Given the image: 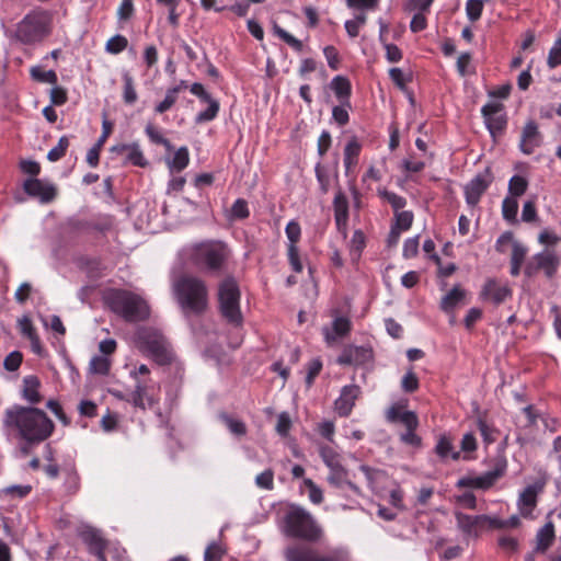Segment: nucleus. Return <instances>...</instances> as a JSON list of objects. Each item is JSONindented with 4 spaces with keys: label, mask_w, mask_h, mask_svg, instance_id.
Here are the masks:
<instances>
[{
    "label": "nucleus",
    "mask_w": 561,
    "mask_h": 561,
    "mask_svg": "<svg viewBox=\"0 0 561 561\" xmlns=\"http://www.w3.org/2000/svg\"><path fill=\"white\" fill-rule=\"evenodd\" d=\"M547 62L551 69L561 66V37L551 47Z\"/></svg>",
    "instance_id": "052dcab7"
},
{
    "label": "nucleus",
    "mask_w": 561,
    "mask_h": 561,
    "mask_svg": "<svg viewBox=\"0 0 561 561\" xmlns=\"http://www.w3.org/2000/svg\"><path fill=\"white\" fill-rule=\"evenodd\" d=\"M111 360L106 356L95 355L91 358L89 370L95 375L105 376L110 373Z\"/></svg>",
    "instance_id": "4c0bfd02"
},
{
    "label": "nucleus",
    "mask_w": 561,
    "mask_h": 561,
    "mask_svg": "<svg viewBox=\"0 0 561 561\" xmlns=\"http://www.w3.org/2000/svg\"><path fill=\"white\" fill-rule=\"evenodd\" d=\"M477 426L485 445L493 444L496 440L499 431L490 425L484 419L478 417Z\"/></svg>",
    "instance_id": "58836bf2"
},
{
    "label": "nucleus",
    "mask_w": 561,
    "mask_h": 561,
    "mask_svg": "<svg viewBox=\"0 0 561 561\" xmlns=\"http://www.w3.org/2000/svg\"><path fill=\"white\" fill-rule=\"evenodd\" d=\"M111 152L121 157L125 165L133 164L145 168L149 164L137 142L115 145L111 148Z\"/></svg>",
    "instance_id": "2eb2a0df"
},
{
    "label": "nucleus",
    "mask_w": 561,
    "mask_h": 561,
    "mask_svg": "<svg viewBox=\"0 0 561 561\" xmlns=\"http://www.w3.org/2000/svg\"><path fill=\"white\" fill-rule=\"evenodd\" d=\"M542 144V134L535 121H528L520 134L519 149L525 154H531Z\"/></svg>",
    "instance_id": "f3484780"
},
{
    "label": "nucleus",
    "mask_w": 561,
    "mask_h": 561,
    "mask_svg": "<svg viewBox=\"0 0 561 561\" xmlns=\"http://www.w3.org/2000/svg\"><path fill=\"white\" fill-rule=\"evenodd\" d=\"M528 187V181L520 175H514L508 182V196L517 198L525 194Z\"/></svg>",
    "instance_id": "a19ab883"
},
{
    "label": "nucleus",
    "mask_w": 561,
    "mask_h": 561,
    "mask_svg": "<svg viewBox=\"0 0 561 561\" xmlns=\"http://www.w3.org/2000/svg\"><path fill=\"white\" fill-rule=\"evenodd\" d=\"M511 296L512 290L510 287L493 278L486 279L480 291L481 300L496 306L503 304Z\"/></svg>",
    "instance_id": "dca6fc26"
},
{
    "label": "nucleus",
    "mask_w": 561,
    "mask_h": 561,
    "mask_svg": "<svg viewBox=\"0 0 561 561\" xmlns=\"http://www.w3.org/2000/svg\"><path fill=\"white\" fill-rule=\"evenodd\" d=\"M554 538V526L551 522L545 524L537 533V549L545 551L552 543Z\"/></svg>",
    "instance_id": "7c9ffc66"
},
{
    "label": "nucleus",
    "mask_w": 561,
    "mask_h": 561,
    "mask_svg": "<svg viewBox=\"0 0 561 561\" xmlns=\"http://www.w3.org/2000/svg\"><path fill=\"white\" fill-rule=\"evenodd\" d=\"M518 202L517 198L506 196L502 203L503 218L510 222L517 220Z\"/></svg>",
    "instance_id": "ea45409f"
},
{
    "label": "nucleus",
    "mask_w": 561,
    "mask_h": 561,
    "mask_svg": "<svg viewBox=\"0 0 561 561\" xmlns=\"http://www.w3.org/2000/svg\"><path fill=\"white\" fill-rule=\"evenodd\" d=\"M389 503L393 508L400 512L405 511V505L403 503V491L400 486H397L390 491Z\"/></svg>",
    "instance_id": "69168bd1"
},
{
    "label": "nucleus",
    "mask_w": 561,
    "mask_h": 561,
    "mask_svg": "<svg viewBox=\"0 0 561 561\" xmlns=\"http://www.w3.org/2000/svg\"><path fill=\"white\" fill-rule=\"evenodd\" d=\"M3 424L16 431L28 444L46 440L54 431V423L44 411L21 405H13L5 410Z\"/></svg>",
    "instance_id": "f257e3e1"
},
{
    "label": "nucleus",
    "mask_w": 561,
    "mask_h": 561,
    "mask_svg": "<svg viewBox=\"0 0 561 561\" xmlns=\"http://www.w3.org/2000/svg\"><path fill=\"white\" fill-rule=\"evenodd\" d=\"M208 106L205 111H202L197 114L195 122L196 123H206L213 121L218 112H219V103L215 99L210 98V100H206Z\"/></svg>",
    "instance_id": "79ce46f5"
},
{
    "label": "nucleus",
    "mask_w": 561,
    "mask_h": 561,
    "mask_svg": "<svg viewBox=\"0 0 561 561\" xmlns=\"http://www.w3.org/2000/svg\"><path fill=\"white\" fill-rule=\"evenodd\" d=\"M360 145L359 142L353 138L351 139L345 148H344V167L346 172L350 171V169L357 163V158L360 152Z\"/></svg>",
    "instance_id": "2f4dec72"
},
{
    "label": "nucleus",
    "mask_w": 561,
    "mask_h": 561,
    "mask_svg": "<svg viewBox=\"0 0 561 561\" xmlns=\"http://www.w3.org/2000/svg\"><path fill=\"white\" fill-rule=\"evenodd\" d=\"M373 359V350L368 346L347 345L336 362L340 365H364Z\"/></svg>",
    "instance_id": "a211bd4d"
},
{
    "label": "nucleus",
    "mask_w": 561,
    "mask_h": 561,
    "mask_svg": "<svg viewBox=\"0 0 561 561\" xmlns=\"http://www.w3.org/2000/svg\"><path fill=\"white\" fill-rule=\"evenodd\" d=\"M250 215L248 203L243 198H238L231 207V217L234 219H244Z\"/></svg>",
    "instance_id": "864d4df0"
},
{
    "label": "nucleus",
    "mask_w": 561,
    "mask_h": 561,
    "mask_svg": "<svg viewBox=\"0 0 561 561\" xmlns=\"http://www.w3.org/2000/svg\"><path fill=\"white\" fill-rule=\"evenodd\" d=\"M435 453L442 459L450 457L453 460H458L460 458V453L455 449L453 438L447 434L439 435Z\"/></svg>",
    "instance_id": "c85d7f7f"
},
{
    "label": "nucleus",
    "mask_w": 561,
    "mask_h": 561,
    "mask_svg": "<svg viewBox=\"0 0 561 561\" xmlns=\"http://www.w3.org/2000/svg\"><path fill=\"white\" fill-rule=\"evenodd\" d=\"M146 135L149 139L157 145H162L167 150L172 149V145L162 134L152 125L148 124L145 128Z\"/></svg>",
    "instance_id": "49530a36"
},
{
    "label": "nucleus",
    "mask_w": 561,
    "mask_h": 561,
    "mask_svg": "<svg viewBox=\"0 0 561 561\" xmlns=\"http://www.w3.org/2000/svg\"><path fill=\"white\" fill-rule=\"evenodd\" d=\"M457 528L463 534L465 540L478 538L485 526L484 515H468L462 512L455 513Z\"/></svg>",
    "instance_id": "4468645a"
},
{
    "label": "nucleus",
    "mask_w": 561,
    "mask_h": 561,
    "mask_svg": "<svg viewBox=\"0 0 561 561\" xmlns=\"http://www.w3.org/2000/svg\"><path fill=\"white\" fill-rule=\"evenodd\" d=\"M188 162H190L188 149L186 147H181L175 151L172 160H170L168 162V164H169V168L171 171L180 172L187 167Z\"/></svg>",
    "instance_id": "f704fd0d"
},
{
    "label": "nucleus",
    "mask_w": 561,
    "mask_h": 561,
    "mask_svg": "<svg viewBox=\"0 0 561 561\" xmlns=\"http://www.w3.org/2000/svg\"><path fill=\"white\" fill-rule=\"evenodd\" d=\"M285 533L287 536L311 542L318 541L322 536V529L311 514L299 506H291L286 514Z\"/></svg>",
    "instance_id": "39448f33"
},
{
    "label": "nucleus",
    "mask_w": 561,
    "mask_h": 561,
    "mask_svg": "<svg viewBox=\"0 0 561 561\" xmlns=\"http://www.w3.org/2000/svg\"><path fill=\"white\" fill-rule=\"evenodd\" d=\"M127 401L141 410L151 409L158 403V399L150 393L149 387L142 381H137Z\"/></svg>",
    "instance_id": "aec40b11"
},
{
    "label": "nucleus",
    "mask_w": 561,
    "mask_h": 561,
    "mask_svg": "<svg viewBox=\"0 0 561 561\" xmlns=\"http://www.w3.org/2000/svg\"><path fill=\"white\" fill-rule=\"evenodd\" d=\"M31 77L38 82H45L50 84H56L58 80L57 75L54 70L45 71L38 66L31 68Z\"/></svg>",
    "instance_id": "37998d69"
},
{
    "label": "nucleus",
    "mask_w": 561,
    "mask_h": 561,
    "mask_svg": "<svg viewBox=\"0 0 561 561\" xmlns=\"http://www.w3.org/2000/svg\"><path fill=\"white\" fill-rule=\"evenodd\" d=\"M137 340L141 350L149 355L165 341V337L156 330L142 329L138 332Z\"/></svg>",
    "instance_id": "393cba45"
},
{
    "label": "nucleus",
    "mask_w": 561,
    "mask_h": 561,
    "mask_svg": "<svg viewBox=\"0 0 561 561\" xmlns=\"http://www.w3.org/2000/svg\"><path fill=\"white\" fill-rule=\"evenodd\" d=\"M539 491L537 485H528L519 494L517 504L523 516H528L536 506Z\"/></svg>",
    "instance_id": "cd10ccee"
},
{
    "label": "nucleus",
    "mask_w": 561,
    "mask_h": 561,
    "mask_svg": "<svg viewBox=\"0 0 561 561\" xmlns=\"http://www.w3.org/2000/svg\"><path fill=\"white\" fill-rule=\"evenodd\" d=\"M23 190L28 196L38 199L42 204L53 202L57 195V190L54 184L36 178L25 180Z\"/></svg>",
    "instance_id": "f8f14e48"
},
{
    "label": "nucleus",
    "mask_w": 561,
    "mask_h": 561,
    "mask_svg": "<svg viewBox=\"0 0 561 561\" xmlns=\"http://www.w3.org/2000/svg\"><path fill=\"white\" fill-rule=\"evenodd\" d=\"M506 470V460L500 459L494 469L484 472L479 477H473V484L476 489L486 490L491 488L499 478H501Z\"/></svg>",
    "instance_id": "5701e85b"
},
{
    "label": "nucleus",
    "mask_w": 561,
    "mask_h": 561,
    "mask_svg": "<svg viewBox=\"0 0 561 561\" xmlns=\"http://www.w3.org/2000/svg\"><path fill=\"white\" fill-rule=\"evenodd\" d=\"M467 290L461 287V285H455L446 295H444L439 302V308L445 313H453L454 310L465 305L467 298Z\"/></svg>",
    "instance_id": "4be33fe9"
},
{
    "label": "nucleus",
    "mask_w": 561,
    "mask_h": 561,
    "mask_svg": "<svg viewBox=\"0 0 561 561\" xmlns=\"http://www.w3.org/2000/svg\"><path fill=\"white\" fill-rule=\"evenodd\" d=\"M123 100L126 104L133 105L137 101L138 95L135 89L134 79L129 72L126 71L123 73Z\"/></svg>",
    "instance_id": "c9c22d12"
},
{
    "label": "nucleus",
    "mask_w": 561,
    "mask_h": 561,
    "mask_svg": "<svg viewBox=\"0 0 561 561\" xmlns=\"http://www.w3.org/2000/svg\"><path fill=\"white\" fill-rule=\"evenodd\" d=\"M410 412L411 411L407 410V401H399L393 403L386 411V420L389 423H399L403 417H405V414Z\"/></svg>",
    "instance_id": "e433bc0d"
},
{
    "label": "nucleus",
    "mask_w": 561,
    "mask_h": 561,
    "mask_svg": "<svg viewBox=\"0 0 561 561\" xmlns=\"http://www.w3.org/2000/svg\"><path fill=\"white\" fill-rule=\"evenodd\" d=\"M330 88L342 104H346L347 107H351L350 96L352 85L346 77L335 76L330 82Z\"/></svg>",
    "instance_id": "bb28decb"
},
{
    "label": "nucleus",
    "mask_w": 561,
    "mask_h": 561,
    "mask_svg": "<svg viewBox=\"0 0 561 561\" xmlns=\"http://www.w3.org/2000/svg\"><path fill=\"white\" fill-rule=\"evenodd\" d=\"M283 553L286 561H314L317 550L304 543H294L286 547Z\"/></svg>",
    "instance_id": "b1692460"
},
{
    "label": "nucleus",
    "mask_w": 561,
    "mask_h": 561,
    "mask_svg": "<svg viewBox=\"0 0 561 561\" xmlns=\"http://www.w3.org/2000/svg\"><path fill=\"white\" fill-rule=\"evenodd\" d=\"M105 299L111 310L128 322L144 321L149 317L147 302L131 291L115 289L110 291Z\"/></svg>",
    "instance_id": "7ed1b4c3"
},
{
    "label": "nucleus",
    "mask_w": 561,
    "mask_h": 561,
    "mask_svg": "<svg viewBox=\"0 0 561 561\" xmlns=\"http://www.w3.org/2000/svg\"><path fill=\"white\" fill-rule=\"evenodd\" d=\"M351 328L352 324L348 318L342 316L335 317L331 328H322V334L325 343L329 346L333 345L339 337L346 336L350 333Z\"/></svg>",
    "instance_id": "412c9836"
},
{
    "label": "nucleus",
    "mask_w": 561,
    "mask_h": 561,
    "mask_svg": "<svg viewBox=\"0 0 561 561\" xmlns=\"http://www.w3.org/2000/svg\"><path fill=\"white\" fill-rule=\"evenodd\" d=\"M255 484L264 490H272L274 488V472L266 469L255 478Z\"/></svg>",
    "instance_id": "603ef678"
},
{
    "label": "nucleus",
    "mask_w": 561,
    "mask_h": 561,
    "mask_svg": "<svg viewBox=\"0 0 561 561\" xmlns=\"http://www.w3.org/2000/svg\"><path fill=\"white\" fill-rule=\"evenodd\" d=\"M493 182V174L490 168H485L483 172L477 174L466 186H465V198L466 203L470 207H474L480 202L481 196L488 190L490 184Z\"/></svg>",
    "instance_id": "1a4fd4ad"
},
{
    "label": "nucleus",
    "mask_w": 561,
    "mask_h": 561,
    "mask_svg": "<svg viewBox=\"0 0 561 561\" xmlns=\"http://www.w3.org/2000/svg\"><path fill=\"white\" fill-rule=\"evenodd\" d=\"M222 548L217 542H211L205 550L204 561H221Z\"/></svg>",
    "instance_id": "774afa93"
},
{
    "label": "nucleus",
    "mask_w": 561,
    "mask_h": 561,
    "mask_svg": "<svg viewBox=\"0 0 561 561\" xmlns=\"http://www.w3.org/2000/svg\"><path fill=\"white\" fill-rule=\"evenodd\" d=\"M291 427V420L287 412H283L277 416L276 432L285 437L288 435Z\"/></svg>",
    "instance_id": "0e129e2a"
},
{
    "label": "nucleus",
    "mask_w": 561,
    "mask_h": 561,
    "mask_svg": "<svg viewBox=\"0 0 561 561\" xmlns=\"http://www.w3.org/2000/svg\"><path fill=\"white\" fill-rule=\"evenodd\" d=\"M218 300L224 318L232 324H241L240 290L234 278L227 277L219 284Z\"/></svg>",
    "instance_id": "423d86ee"
},
{
    "label": "nucleus",
    "mask_w": 561,
    "mask_h": 561,
    "mask_svg": "<svg viewBox=\"0 0 561 561\" xmlns=\"http://www.w3.org/2000/svg\"><path fill=\"white\" fill-rule=\"evenodd\" d=\"M18 325H19L20 332L24 336H26L28 340L32 339L33 336L37 335L36 330L34 328L30 317L23 316L22 318H20L18 320Z\"/></svg>",
    "instance_id": "e2e57ef3"
},
{
    "label": "nucleus",
    "mask_w": 561,
    "mask_h": 561,
    "mask_svg": "<svg viewBox=\"0 0 561 561\" xmlns=\"http://www.w3.org/2000/svg\"><path fill=\"white\" fill-rule=\"evenodd\" d=\"M128 45V41L123 35H115L111 37L105 46V49L111 54H119L123 51Z\"/></svg>",
    "instance_id": "09e8293b"
},
{
    "label": "nucleus",
    "mask_w": 561,
    "mask_h": 561,
    "mask_svg": "<svg viewBox=\"0 0 561 561\" xmlns=\"http://www.w3.org/2000/svg\"><path fill=\"white\" fill-rule=\"evenodd\" d=\"M348 108L346 104L334 106L332 108V117L340 125L344 126L350 121Z\"/></svg>",
    "instance_id": "bf43d9fd"
},
{
    "label": "nucleus",
    "mask_w": 561,
    "mask_h": 561,
    "mask_svg": "<svg viewBox=\"0 0 561 561\" xmlns=\"http://www.w3.org/2000/svg\"><path fill=\"white\" fill-rule=\"evenodd\" d=\"M46 25L41 15H26L18 26L16 36L25 43L32 44L41 41L46 35Z\"/></svg>",
    "instance_id": "6e6552de"
},
{
    "label": "nucleus",
    "mask_w": 561,
    "mask_h": 561,
    "mask_svg": "<svg viewBox=\"0 0 561 561\" xmlns=\"http://www.w3.org/2000/svg\"><path fill=\"white\" fill-rule=\"evenodd\" d=\"M274 33L294 49L301 50L302 43L291 34L286 32L284 28L279 27L278 25H275Z\"/></svg>",
    "instance_id": "3c124183"
},
{
    "label": "nucleus",
    "mask_w": 561,
    "mask_h": 561,
    "mask_svg": "<svg viewBox=\"0 0 561 561\" xmlns=\"http://www.w3.org/2000/svg\"><path fill=\"white\" fill-rule=\"evenodd\" d=\"M319 454L322 461L329 468L330 473L328 476V482L336 488H341L344 484L348 485L351 490L358 493L359 489L348 481V472L341 462V455L328 445H321L319 447Z\"/></svg>",
    "instance_id": "0eeeda50"
},
{
    "label": "nucleus",
    "mask_w": 561,
    "mask_h": 561,
    "mask_svg": "<svg viewBox=\"0 0 561 561\" xmlns=\"http://www.w3.org/2000/svg\"><path fill=\"white\" fill-rule=\"evenodd\" d=\"M23 397L30 403L35 404L41 401V396L38 393L39 380L35 376H26L23 379Z\"/></svg>",
    "instance_id": "c756f323"
},
{
    "label": "nucleus",
    "mask_w": 561,
    "mask_h": 561,
    "mask_svg": "<svg viewBox=\"0 0 561 561\" xmlns=\"http://www.w3.org/2000/svg\"><path fill=\"white\" fill-rule=\"evenodd\" d=\"M314 561H350L348 554L342 549H335L330 551L328 554L316 553Z\"/></svg>",
    "instance_id": "4d7b16f0"
},
{
    "label": "nucleus",
    "mask_w": 561,
    "mask_h": 561,
    "mask_svg": "<svg viewBox=\"0 0 561 561\" xmlns=\"http://www.w3.org/2000/svg\"><path fill=\"white\" fill-rule=\"evenodd\" d=\"M78 535L88 546V550L91 554L95 556L99 561H106L105 549L107 541L103 538L99 529L83 525L78 529Z\"/></svg>",
    "instance_id": "9d476101"
},
{
    "label": "nucleus",
    "mask_w": 561,
    "mask_h": 561,
    "mask_svg": "<svg viewBox=\"0 0 561 561\" xmlns=\"http://www.w3.org/2000/svg\"><path fill=\"white\" fill-rule=\"evenodd\" d=\"M360 394V388L356 385L344 386L339 398L334 402V409L340 416H348Z\"/></svg>",
    "instance_id": "6ab92c4d"
},
{
    "label": "nucleus",
    "mask_w": 561,
    "mask_h": 561,
    "mask_svg": "<svg viewBox=\"0 0 561 561\" xmlns=\"http://www.w3.org/2000/svg\"><path fill=\"white\" fill-rule=\"evenodd\" d=\"M333 208L337 229H345L348 220V201L345 194L341 191L334 196Z\"/></svg>",
    "instance_id": "a878e982"
},
{
    "label": "nucleus",
    "mask_w": 561,
    "mask_h": 561,
    "mask_svg": "<svg viewBox=\"0 0 561 561\" xmlns=\"http://www.w3.org/2000/svg\"><path fill=\"white\" fill-rule=\"evenodd\" d=\"M149 356H151L160 365L170 364L174 358L172 348L167 340L160 346L154 348L153 352L149 354Z\"/></svg>",
    "instance_id": "72a5a7b5"
},
{
    "label": "nucleus",
    "mask_w": 561,
    "mask_h": 561,
    "mask_svg": "<svg viewBox=\"0 0 561 561\" xmlns=\"http://www.w3.org/2000/svg\"><path fill=\"white\" fill-rule=\"evenodd\" d=\"M559 259L556 252L551 249H545L543 251L534 255L533 261L527 264L525 273L528 276L534 275L537 271L543 270L548 277H552L558 268Z\"/></svg>",
    "instance_id": "9b49d317"
},
{
    "label": "nucleus",
    "mask_w": 561,
    "mask_h": 561,
    "mask_svg": "<svg viewBox=\"0 0 561 561\" xmlns=\"http://www.w3.org/2000/svg\"><path fill=\"white\" fill-rule=\"evenodd\" d=\"M304 484L308 488L309 491V500L313 504H320L323 501V492L322 490L311 480L305 479Z\"/></svg>",
    "instance_id": "6e6d98bb"
},
{
    "label": "nucleus",
    "mask_w": 561,
    "mask_h": 561,
    "mask_svg": "<svg viewBox=\"0 0 561 561\" xmlns=\"http://www.w3.org/2000/svg\"><path fill=\"white\" fill-rule=\"evenodd\" d=\"M483 11V0H468L466 3V13L471 22L481 18Z\"/></svg>",
    "instance_id": "de8ad7c7"
},
{
    "label": "nucleus",
    "mask_w": 561,
    "mask_h": 561,
    "mask_svg": "<svg viewBox=\"0 0 561 561\" xmlns=\"http://www.w3.org/2000/svg\"><path fill=\"white\" fill-rule=\"evenodd\" d=\"M401 388L405 392H414L419 388L417 376L412 371H408L401 380Z\"/></svg>",
    "instance_id": "680f3d73"
},
{
    "label": "nucleus",
    "mask_w": 561,
    "mask_h": 561,
    "mask_svg": "<svg viewBox=\"0 0 561 561\" xmlns=\"http://www.w3.org/2000/svg\"><path fill=\"white\" fill-rule=\"evenodd\" d=\"M173 296L182 312L198 316L208 307V289L206 283L192 275H182L172 282Z\"/></svg>",
    "instance_id": "f03ea898"
},
{
    "label": "nucleus",
    "mask_w": 561,
    "mask_h": 561,
    "mask_svg": "<svg viewBox=\"0 0 561 561\" xmlns=\"http://www.w3.org/2000/svg\"><path fill=\"white\" fill-rule=\"evenodd\" d=\"M457 70L461 77H466L474 72V69L471 67L470 53H462L459 55L457 59Z\"/></svg>",
    "instance_id": "8fccbe9b"
},
{
    "label": "nucleus",
    "mask_w": 561,
    "mask_h": 561,
    "mask_svg": "<svg viewBox=\"0 0 561 561\" xmlns=\"http://www.w3.org/2000/svg\"><path fill=\"white\" fill-rule=\"evenodd\" d=\"M178 100V89H168L164 99L154 107V112L162 114L169 111Z\"/></svg>",
    "instance_id": "a18cd8bd"
},
{
    "label": "nucleus",
    "mask_w": 561,
    "mask_h": 561,
    "mask_svg": "<svg viewBox=\"0 0 561 561\" xmlns=\"http://www.w3.org/2000/svg\"><path fill=\"white\" fill-rule=\"evenodd\" d=\"M191 262L208 272H219L229 256V250L220 241H204L190 249Z\"/></svg>",
    "instance_id": "20e7f679"
},
{
    "label": "nucleus",
    "mask_w": 561,
    "mask_h": 561,
    "mask_svg": "<svg viewBox=\"0 0 561 561\" xmlns=\"http://www.w3.org/2000/svg\"><path fill=\"white\" fill-rule=\"evenodd\" d=\"M485 125L490 134L495 137L506 126V117L503 114V105L497 102H490L481 108Z\"/></svg>",
    "instance_id": "ddd939ff"
},
{
    "label": "nucleus",
    "mask_w": 561,
    "mask_h": 561,
    "mask_svg": "<svg viewBox=\"0 0 561 561\" xmlns=\"http://www.w3.org/2000/svg\"><path fill=\"white\" fill-rule=\"evenodd\" d=\"M413 222V214L411 211H400L396 215V228L405 231L409 230Z\"/></svg>",
    "instance_id": "338daca9"
},
{
    "label": "nucleus",
    "mask_w": 561,
    "mask_h": 561,
    "mask_svg": "<svg viewBox=\"0 0 561 561\" xmlns=\"http://www.w3.org/2000/svg\"><path fill=\"white\" fill-rule=\"evenodd\" d=\"M380 195L392 206L396 211L402 209L407 205L405 198L393 192L382 191L380 192Z\"/></svg>",
    "instance_id": "13d9d810"
},
{
    "label": "nucleus",
    "mask_w": 561,
    "mask_h": 561,
    "mask_svg": "<svg viewBox=\"0 0 561 561\" xmlns=\"http://www.w3.org/2000/svg\"><path fill=\"white\" fill-rule=\"evenodd\" d=\"M322 369V362L320 358H313L309 362L307 367L306 383L307 387H311L314 378L320 374Z\"/></svg>",
    "instance_id": "5fc2aeb1"
},
{
    "label": "nucleus",
    "mask_w": 561,
    "mask_h": 561,
    "mask_svg": "<svg viewBox=\"0 0 561 561\" xmlns=\"http://www.w3.org/2000/svg\"><path fill=\"white\" fill-rule=\"evenodd\" d=\"M68 147L69 138L67 136L60 137L57 146L48 151L47 159L51 162L60 160L66 154Z\"/></svg>",
    "instance_id": "c03bdc74"
},
{
    "label": "nucleus",
    "mask_w": 561,
    "mask_h": 561,
    "mask_svg": "<svg viewBox=\"0 0 561 561\" xmlns=\"http://www.w3.org/2000/svg\"><path fill=\"white\" fill-rule=\"evenodd\" d=\"M219 419L231 434L236 436H244L247 434V425L241 420L234 419L227 413H220Z\"/></svg>",
    "instance_id": "473e14b6"
}]
</instances>
